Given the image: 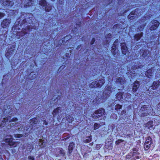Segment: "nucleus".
<instances>
[{"label":"nucleus","instance_id":"39","mask_svg":"<svg viewBox=\"0 0 160 160\" xmlns=\"http://www.w3.org/2000/svg\"><path fill=\"white\" fill-rule=\"evenodd\" d=\"M132 157V152H131L129 154H128L126 156V158L128 159Z\"/></svg>","mask_w":160,"mask_h":160},{"label":"nucleus","instance_id":"40","mask_svg":"<svg viewBox=\"0 0 160 160\" xmlns=\"http://www.w3.org/2000/svg\"><path fill=\"white\" fill-rule=\"evenodd\" d=\"M97 98H96V99H95L93 101V103L94 104L96 103H97V104H99L100 101H98V102H96V101H97Z\"/></svg>","mask_w":160,"mask_h":160},{"label":"nucleus","instance_id":"3","mask_svg":"<svg viewBox=\"0 0 160 160\" xmlns=\"http://www.w3.org/2000/svg\"><path fill=\"white\" fill-rule=\"evenodd\" d=\"M104 112V109L103 108H101L95 111L92 114L91 117L93 118H98L102 116Z\"/></svg>","mask_w":160,"mask_h":160},{"label":"nucleus","instance_id":"64","mask_svg":"<svg viewBox=\"0 0 160 160\" xmlns=\"http://www.w3.org/2000/svg\"><path fill=\"white\" fill-rule=\"evenodd\" d=\"M32 74V72L30 73V75H31Z\"/></svg>","mask_w":160,"mask_h":160},{"label":"nucleus","instance_id":"28","mask_svg":"<svg viewBox=\"0 0 160 160\" xmlns=\"http://www.w3.org/2000/svg\"><path fill=\"white\" fill-rule=\"evenodd\" d=\"M122 108V106L119 104H117L115 106V109L117 111H119Z\"/></svg>","mask_w":160,"mask_h":160},{"label":"nucleus","instance_id":"15","mask_svg":"<svg viewBox=\"0 0 160 160\" xmlns=\"http://www.w3.org/2000/svg\"><path fill=\"white\" fill-rule=\"evenodd\" d=\"M38 142V144L40 148H43L46 146V143L44 142L43 140L41 139H39Z\"/></svg>","mask_w":160,"mask_h":160},{"label":"nucleus","instance_id":"60","mask_svg":"<svg viewBox=\"0 0 160 160\" xmlns=\"http://www.w3.org/2000/svg\"><path fill=\"white\" fill-rule=\"evenodd\" d=\"M124 112V111H122V112H121V113H122H122H123V112Z\"/></svg>","mask_w":160,"mask_h":160},{"label":"nucleus","instance_id":"23","mask_svg":"<svg viewBox=\"0 0 160 160\" xmlns=\"http://www.w3.org/2000/svg\"><path fill=\"white\" fill-rule=\"evenodd\" d=\"M152 138L149 136L146 139L145 143L151 144L152 143Z\"/></svg>","mask_w":160,"mask_h":160},{"label":"nucleus","instance_id":"17","mask_svg":"<svg viewBox=\"0 0 160 160\" xmlns=\"http://www.w3.org/2000/svg\"><path fill=\"white\" fill-rule=\"evenodd\" d=\"M9 117H8L6 118H3V120L1 124H0V126L1 127H4L5 126L6 124H7L8 122V120L9 119Z\"/></svg>","mask_w":160,"mask_h":160},{"label":"nucleus","instance_id":"32","mask_svg":"<svg viewBox=\"0 0 160 160\" xmlns=\"http://www.w3.org/2000/svg\"><path fill=\"white\" fill-rule=\"evenodd\" d=\"M145 23H143V24L141 25L140 27H139L138 28V29L140 31H141L143 30V28L144 26H145Z\"/></svg>","mask_w":160,"mask_h":160},{"label":"nucleus","instance_id":"38","mask_svg":"<svg viewBox=\"0 0 160 160\" xmlns=\"http://www.w3.org/2000/svg\"><path fill=\"white\" fill-rule=\"evenodd\" d=\"M148 115V113L146 112H142V113L140 115V116L141 117H143L144 116H147Z\"/></svg>","mask_w":160,"mask_h":160},{"label":"nucleus","instance_id":"44","mask_svg":"<svg viewBox=\"0 0 160 160\" xmlns=\"http://www.w3.org/2000/svg\"><path fill=\"white\" fill-rule=\"evenodd\" d=\"M132 150L133 151V152H137L138 150L137 148H134L132 149Z\"/></svg>","mask_w":160,"mask_h":160},{"label":"nucleus","instance_id":"30","mask_svg":"<svg viewBox=\"0 0 160 160\" xmlns=\"http://www.w3.org/2000/svg\"><path fill=\"white\" fill-rule=\"evenodd\" d=\"M151 144L145 143L144 144V148L145 150H148L150 147Z\"/></svg>","mask_w":160,"mask_h":160},{"label":"nucleus","instance_id":"35","mask_svg":"<svg viewBox=\"0 0 160 160\" xmlns=\"http://www.w3.org/2000/svg\"><path fill=\"white\" fill-rule=\"evenodd\" d=\"M140 153L138 152H132V157H134L137 155H139Z\"/></svg>","mask_w":160,"mask_h":160},{"label":"nucleus","instance_id":"16","mask_svg":"<svg viewBox=\"0 0 160 160\" xmlns=\"http://www.w3.org/2000/svg\"><path fill=\"white\" fill-rule=\"evenodd\" d=\"M160 85V82L159 81H154L153 84L151 86L152 89H156Z\"/></svg>","mask_w":160,"mask_h":160},{"label":"nucleus","instance_id":"50","mask_svg":"<svg viewBox=\"0 0 160 160\" xmlns=\"http://www.w3.org/2000/svg\"><path fill=\"white\" fill-rule=\"evenodd\" d=\"M127 96H128V97L130 98L131 96V95L129 93H127Z\"/></svg>","mask_w":160,"mask_h":160},{"label":"nucleus","instance_id":"5","mask_svg":"<svg viewBox=\"0 0 160 160\" xmlns=\"http://www.w3.org/2000/svg\"><path fill=\"white\" fill-rule=\"evenodd\" d=\"M39 4L44 7L45 10L46 12H49L52 9V6L49 5H47L46 1L45 0H41L39 1Z\"/></svg>","mask_w":160,"mask_h":160},{"label":"nucleus","instance_id":"24","mask_svg":"<svg viewBox=\"0 0 160 160\" xmlns=\"http://www.w3.org/2000/svg\"><path fill=\"white\" fill-rule=\"evenodd\" d=\"M60 109L59 107L57 108L56 109H55L53 111L52 114L54 116H55V115L59 113V110Z\"/></svg>","mask_w":160,"mask_h":160},{"label":"nucleus","instance_id":"56","mask_svg":"<svg viewBox=\"0 0 160 160\" xmlns=\"http://www.w3.org/2000/svg\"><path fill=\"white\" fill-rule=\"evenodd\" d=\"M75 31H77L78 29L77 28H75L74 29Z\"/></svg>","mask_w":160,"mask_h":160},{"label":"nucleus","instance_id":"54","mask_svg":"<svg viewBox=\"0 0 160 160\" xmlns=\"http://www.w3.org/2000/svg\"><path fill=\"white\" fill-rule=\"evenodd\" d=\"M93 144V143H91L89 144V145L91 146H92Z\"/></svg>","mask_w":160,"mask_h":160},{"label":"nucleus","instance_id":"29","mask_svg":"<svg viewBox=\"0 0 160 160\" xmlns=\"http://www.w3.org/2000/svg\"><path fill=\"white\" fill-rule=\"evenodd\" d=\"M148 107H147L146 105H144L142 106L140 109V110L142 111H144L147 110Z\"/></svg>","mask_w":160,"mask_h":160},{"label":"nucleus","instance_id":"10","mask_svg":"<svg viewBox=\"0 0 160 160\" xmlns=\"http://www.w3.org/2000/svg\"><path fill=\"white\" fill-rule=\"evenodd\" d=\"M11 109L10 108V107L9 105L8 106L7 105H5L4 106V108L3 109V114L5 115L9 114L11 112Z\"/></svg>","mask_w":160,"mask_h":160},{"label":"nucleus","instance_id":"46","mask_svg":"<svg viewBox=\"0 0 160 160\" xmlns=\"http://www.w3.org/2000/svg\"><path fill=\"white\" fill-rule=\"evenodd\" d=\"M118 39L116 40L114 42V44H113V46L115 47V48H116V46H115V44L116 43H117L118 42Z\"/></svg>","mask_w":160,"mask_h":160},{"label":"nucleus","instance_id":"43","mask_svg":"<svg viewBox=\"0 0 160 160\" xmlns=\"http://www.w3.org/2000/svg\"><path fill=\"white\" fill-rule=\"evenodd\" d=\"M95 38H93L92 39V41H91V44L92 45V44H93V43H94V42H95Z\"/></svg>","mask_w":160,"mask_h":160},{"label":"nucleus","instance_id":"42","mask_svg":"<svg viewBox=\"0 0 160 160\" xmlns=\"http://www.w3.org/2000/svg\"><path fill=\"white\" fill-rule=\"evenodd\" d=\"M28 159L29 160H34V158L33 157L29 156L28 157Z\"/></svg>","mask_w":160,"mask_h":160},{"label":"nucleus","instance_id":"22","mask_svg":"<svg viewBox=\"0 0 160 160\" xmlns=\"http://www.w3.org/2000/svg\"><path fill=\"white\" fill-rule=\"evenodd\" d=\"M123 94V92H120L117 93L116 95L117 98L119 100H121L122 98V95Z\"/></svg>","mask_w":160,"mask_h":160},{"label":"nucleus","instance_id":"59","mask_svg":"<svg viewBox=\"0 0 160 160\" xmlns=\"http://www.w3.org/2000/svg\"><path fill=\"white\" fill-rule=\"evenodd\" d=\"M32 149V148H30V150L31 151Z\"/></svg>","mask_w":160,"mask_h":160},{"label":"nucleus","instance_id":"36","mask_svg":"<svg viewBox=\"0 0 160 160\" xmlns=\"http://www.w3.org/2000/svg\"><path fill=\"white\" fill-rule=\"evenodd\" d=\"M122 53L123 54L125 55L126 54V53L128 51V49L127 48H125V49H121Z\"/></svg>","mask_w":160,"mask_h":160},{"label":"nucleus","instance_id":"53","mask_svg":"<svg viewBox=\"0 0 160 160\" xmlns=\"http://www.w3.org/2000/svg\"><path fill=\"white\" fill-rule=\"evenodd\" d=\"M61 92H60V94H60V95H59V94H58V95H57V96H58V97L60 95H61Z\"/></svg>","mask_w":160,"mask_h":160},{"label":"nucleus","instance_id":"34","mask_svg":"<svg viewBox=\"0 0 160 160\" xmlns=\"http://www.w3.org/2000/svg\"><path fill=\"white\" fill-rule=\"evenodd\" d=\"M124 140L121 139H119L116 141V144L117 145L119 144L121 142H122Z\"/></svg>","mask_w":160,"mask_h":160},{"label":"nucleus","instance_id":"51","mask_svg":"<svg viewBox=\"0 0 160 160\" xmlns=\"http://www.w3.org/2000/svg\"><path fill=\"white\" fill-rule=\"evenodd\" d=\"M80 45H78V46L77 48V50H79V48H80Z\"/></svg>","mask_w":160,"mask_h":160},{"label":"nucleus","instance_id":"9","mask_svg":"<svg viewBox=\"0 0 160 160\" xmlns=\"http://www.w3.org/2000/svg\"><path fill=\"white\" fill-rule=\"evenodd\" d=\"M151 23L152 24H153L154 25H152L150 28V30H153L156 29L159 24V22L157 20H155L152 21Z\"/></svg>","mask_w":160,"mask_h":160},{"label":"nucleus","instance_id":"45","mask_svg":"<svg viewBox=\"0 0 160 160\" xmlns=\"http://www.w3.org/2000/svg\"><path fill=\"white\" fill-rule=\"evenodd\" d=\"M135 159H139L140 158V157L138 155H137L134 158Z\"/></svg>","mask_w":160,"mask_h":160},{"label":"nucleus","instance_id":"19","mask_svg":"<svg viewBox=\"0 0 160 160\" xmlns=\"http://www.w3.org/2000/svg\"><path fill=\"white\" fill-rule=\"evenodd\" d=\"M143 33L141 32L140 33H138L136 34L134 36V38L136 41H138L139 40L141 37L142 36Z\"/></svg>","mask_w":160,"mask_h":160},{"label":"nucleus","instance_id":"57","mask_svg":"<svg viewBox=\"0 0 160 160\" xmlns=\"http://www.w3.org/2000/svg\"><path fill=\"white\" fill-rule=\"evenodd\" d=\"M9 50H8V52H7V55L9 53Z\"/></svg>","mask_w":160,"mask_h":160},{"label":"nucleus","instance_id":"37","mask_svg":"<svg viewBox=\"0 0 160 160\" xmlns=\"http://www.w3.org/2000/svg\"><path fill=\"white\" fill-rule=\"evenodd\" d=\"M99 125L97 123H95L94 124V130H96L98 129L99 128Z\"/></svg>","mask_w":160,"mask_h":160},{"label":"nucleus","instance_id":"61","mask_svg":"<svg viewBox=\"0 0 160 160\" xmlns=\"http://www.w3.org/2000/svg\"><path fill=\"white\" fill-rule=\"evenodd\" d=\"M83 40H84V38H82V40L83 41Z\"/></svg>","mask_w":160,"mask_h":160},{"label":"nucleus","instance_id":"20","mask_svg":"<svg viewBox=\"0 0 160 160\" xmlns=\"http://www.w3.org/2000/svg\"><path fill=\"white\" fill-rule=\"evenodd\" d=\"M145 74L147 77L150 78L152 76L153 73L152 70L150 69L148 70L146 72Z\"/></svg>","mask_w":160,"mask_h":160},{"label":"nucleus","instance_id":"47","mask_svg":"<svg viewBox=\"0 0 160 160\" xmlns=\"http://www.w3.org/2000/svg\"><path fill=\"white\" fill-rule=\"evenodd\" d=\"M43 124V125H46L48 124V123L46 122V121L45 120H44Z\"/></svg>","mask_w":160,"mask_h":160},{"label":"nucleus","instance_id":"49","mask_svg":"<svg viewBox=\"0 0 160 160\" xmlns=\"http://www.w3.org/2000/svg\"><path fill=\"white\" fill-rule=\"evenodd\" d=\"M74 121V118H72V119L70 120H69V121L70 122H72Z\"/></svg>","mask_w":160,"mask_h":160},{"label":"nucleus","instance_id":"2","mask_svg":"<svg viewBox=\"0 0 160 160\" xmlns=\"http://www.w3.org/2000/svg\"><path fill=\"white\" fill-rule=\"evenodd\" d=\"M105 80L103 78H101L97 81L92 82L90 84V87H100L105 83Z\"/></svg>","mask_w":160,"mask_h":160},{"label":"nucleus","instance_id":"55","mask_svg":"<svg viewBox=\"0 0 160 160\" xmlns=\"http://www.w3.org/2000/svg\"><path fill=\"white\" fill-rule=\"evenodd\" d=\"M63 3V1L62 0V1L61 2V3L60 4H62Z\"/></svg>","mask_w":160,"mask_h":160},{"label":"nucleus","instance_id":"6","mask_svg":"<svg viewBox=\"0 0 160 160\" xmlns=\"http://www.w3.org/2000/svg\"><path fill=\"white\" fill-rule=\"evenodd\" d=\"M140 10L138 9H136L134 12H131L129 15L128 16V19L130 20H132L135 18L136 17L135 15L137 16H139V14L137 15V12H138V11H139Z\"/></svg>","mask_w":160,"mask_h":160},{"label":"nucleus","instance_id":"41","mask_svg":"<svg viewBox=\"0 0 160 160\" xmlns=\"http://www.w3.org/2000/svg\"><path fill=\"white\" fill-rule=\"evenodd\" d=\"M4 14L3 13L0 12V19H1L4 16Z\"/></svg>","mask_w":160,"mask_h":160},{"label":"nucleus","instance_id":"1","mask_svg":"<svg viewBox=\"0 0 160 160\" xmlns=\"http://www.w3.org/2000/svg\"><path fill=\"white\" fill-rule=\"evenodd\" d=\"M32 128L29 127L27 129H25L23 125H21L20 127L18 128V131L20 133L19 134L14 135L15 138H20L25 137L28 133L29 132Z\"/></svg>","mask_w":160,"mask_h":160},{"label":"nucleus","instance_id":"13","mask_svg":"<svg viewBox=\"0 0 160 160\" xmlns=\"http://www.w3.org/2000/svg\"><path fill=\"white\" fill-rule=\"evenodd\" d=\"M139 82L137 81H135L133 83V86L132 90L133 92L137 93L136 92L138 89L139 87Z\"/></svg>","mask_w":160,"mask_h":160},{"label":"nucleus","instance_id":"18","mask_svg":"<svg viewBox=\"0 0 160 160\" xmlns=\"http://www.w3.org/2000/svg\"><path fill=\"white\" fill-rule=\"evenodd\" d=\"M145 127L148 129H150V128H152L153 126V122L152 121H149L145 125Z\"/></svg>","mask_w":160,"mask_h":160},{"label":"nucleus","instance_id":"21","mask_svg":"<svg viewBox=\"0 0 160 160\" xmlns=\"http://www.w3.org/2000/svg\"><path fill=\"white\" fill-rule=\"evenodd\" d=\"M74 147V144L73 142H71L70 143L68 148V152L69 153L72 152L73 148Z\"/></svg>","mask_w":160,"mask_h":160},{"label":"nucleus","instance_id":"14","mask_svg":"<svg viewBox=\"0 0 160 160\" xmlns=\"http://www.w3.org/2000/svg\"><path fill=\"white\" fill-rule=\"evenodd\" d=\"M5 141L8 142V145L10 146H13L15 144V142L13 141V139L11 136H10L9 138H6Z\"/></svg>","mask_w":160,"mask_h":160},{"label":"nucleus","instance_id":"52","mask_svg":"<svg viewBox=\"0 0 160 160\" xmlns=\"http://www.w3.org/2000/svg\"><path fill=\"white\" fill-rule=\"evenodd\" d=\"M63 68V66H61L60 67V68H59V69H61L62 68Z\"/></svg>","mask_w":160,"mask_h":160},{"label":"nucleus","instance_id":"25","mask_svg":"<svg viewBox=\"0 0 160 160\" xmlns=\"http://www.w3.org/2000/svg\"><path fill=\"white\" fill-rule=\"evenodd\" d=\"M31 123L32 122V124H31V125H32V124H36L38 122V120L36 118H34L32 119L31 120Z\"/></svg>","mask_w":160,"mask_h":160},{"label":"nucleus","instance_id":"33","mask_svg":"<svg viewBox=\"0 0 160 160\" xmlns=\"http://www.w3.org/2000/svg\"><path fill=\"white\" fill-rule=\"evenodd\" d=\"M92 138H91V137H87V138L85 140V142L88 143L89 142L91 141Z\"/></svg>","mask_w":160,"mask_h":160},{"label":"nucleus","instance_id":"12","mask_svg":"<svg viewBox=\"0 0 160 160\" xmlns=\"http://www.w3.org/2000/svg\"><path fill=\"white\" fill-rule=\"evenodd\" d=\"M2 4L4 6H11L13 4V0H3Z\"/></svg>","mask_w":160,"mask_h":160},{"label":"nucleus","instance_id":"27","mask_svg":"<svg viewBox=\"0 0 160 160\" xmlns=\"http://www.w3.org/2000/svg\"><path fill=\"white\" fill-rule=\"evenodd\" d=\"M72 36H71L70 35H67V36H66V37H65L63 39L65 41V40L66 41H68L69 40L72 38Z\"/></svg>","mask_w":160,"mask_h":160},{"label":"nucleus","instance_id":"62","mask_svg":"<svg viewBox=\"0 0 160 160\" xmlns=\"http://www.w3.org/2000/svg\"><path fill=\"white\" fill-rule=\"evenodd\" d=\"M51 1H55V0H51Z\"/></svg>","mask_w":160,"mask_h":160},{"label":"nucleus","instance_id":"31","mask_svg":"<svg viewBox=\"0 0 160 160\" xmlns=\"http://www.w3.org/2000/svg\"><path fill=\"white\" fill-rule=\"evenodd\" d=\"M121 49H125V48H127V47L126 46V43L125 42L122 43H121Z\"/></svg>","mask_w":160,"mask_h":160},{"label":"nucleus","instance_id":"11","mask_svg":"<svg viewBox=\"0 0 160 160\" xmlns=\"http://www.w3.org/2000/svg\"><path fill=\"white\" fill-rule=\"evenodd\" d=\"M9 117V119L8 120V122H9V124L11 126H12V125H16L17 123V121L18 120V119L16 118H13L12 119H11V116H9V115L8 116Z\"/></svg>","mask_w":160,"mask_h":160},{"label":"nucleus","instance_id":"26","mask_svg":"<svg viewBox=\"0 0 160 160\" xmlns=\"http://www.w3.org/2000/svg\"><path fill=\"white\" fill-rule=\"evenodd\" d=\"M34 0H29L28 2L27 3L26 5L24 6H30L34 2Z\"/></svg>","mask_w":160,"mask_h":160},{"label":"nucleus","instance_id":"48","mask_svg":"<svg viewBox=\"0 0 160 160\" xmlns=\"http://www.w3.org/2000/svg\"><path fill=\"white\" fill-rule=\"evenodd\" d=\"M15 48V45H13L12 46V47L11 48V49H12V51L13 52V50H12L14 48Z\"/></svg>","mask_w":160,"mask_h":160},{"label":"nucleus","instance_id":"8","mask_svg":"<svg viewBox=\"0 0 160 160\" xmlns=\"http://www.w3.org/2000/svg\"><path fill=\"white\" fill-rule=\"evenodd\" d=\"M11 21L10 20L7 19H4L1 22V27L3 28H6L8 27Z\"/></svg>","mask_w":160,"mask_h":160},{"label":"nucleus","instance_id":"7","mask_svg":"<svg viewBox=\"0 0 160 160\" xmlns=\"http://www.w3.org/2000/svg\"><path fill=\"white\" fill-rule=\"evenodd\" d=\"M116 82L119 86L122 85V88H123V85L125 83V80L124 77L117 78L116 79Z\"/></svg>","mask_w":160,"mask_h":160},{"label":"nucleus","instance_id":"4","mask_svg":"<svg viewBox=\"0 0 160 160\" xmlns=\"http://www.w3.org/2000/svg\"><path fill=\"white\" fill-rule=\"evenodd\" d=\"M113 88L111 86H108L103 93L102 99H104L110 96L111 93L112 91H114V90H113Z\"/></svg>","mask_w":160,"mask_h":160},{"label":"nucleus","instance_id":"58","mask_svg":"<svg viewBox=\"0 0 160 160\" xmlns=\"http://www.w3.org/2000/svg\"><path fill=\"white\" fill-rule=\"evenodd\" d=\"M0 160H3V159L2 158H0Z\"/></svg>","mask_w":160,"mask_h":160},{"label":"nucleus","instance_id":"63","mask_svg":"<svg viewBox=\"0 0 160 160\" xmlns=\"http://www.w3.org/2000/svg\"><path fill=\"white\" fill-rule=\"evenodd\" d=\"M68 118H69V117H68V118H67V120H68Z\"/></svg>","mask_w":160,"mask_h":160}]
</instances>
